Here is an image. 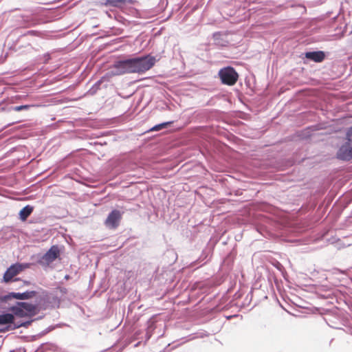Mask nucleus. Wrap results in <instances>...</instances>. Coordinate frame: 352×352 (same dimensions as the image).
Returning <instances> with one entry per match:
<instances>
[{"mask_svg":"<svg viewBox=\"0 0 352 352\" xmlns=\"http://www.w3.org/2000/svg\"><path fill=\"white\" fill-rule=\"evenodd\" d=\"M155 63V58L149 56L120 60L113 65L110 73L113 76L126 73H142L150 69Z\"/></svg>","mask_w":352,"mask_h":352,"instance_id":"obj_1","label":"nucleus"},{"mask_svg":"<svg viewBox=\"0 0 352 352\" xmlns=\"http://www.w3.org/2000/svg\"><path fill=\"white\" fill-rule=\"evenodd\" d=\"M10 310L13 313L14 316L19 318L31 317L37 313V308L35 305L25 302H18L16 305L10 307Z\"/></svg>","mask_w":352,"mask_h":352,"instance_id":"obj_2","label":"nucleus"},{"mask_svg":"<svg viewBox=\"0 0 352 352\" xmlns=\"http://www.w3.org/2000/svg\"><path fill=\"white\" fill-rule=\"evenodd\" d=\"M219 75L222 82L228 85H233L238 79L237 73L233 68L230 67L221 69L219 72Z\"/></svg>","mask_w":352,"mask_h":352,"instance_id":"obj_3","label":"nucleus"},{"mask_svg":"<svg viewBox=\"0 0 352 352\" xmlns=\"http://www.w3.org/2000/svg\"><path fill=\"white\" fill-rule=\"evenodd\" d=\"M29 264L27 263H15L12 265L5 272L3 275V281L8 283L12 278L18 275L21 272L29 267Z\"/></svg>","mask_w":352,"mask_h":352,"instance_id":"obj_4","label":"nucleus"},{"mask_svg":"<svg viewBox=\"0 0 352 352\" xmlns=\"http://www.w3.org/2000/svg\"><path fill=\"white\" fill-rule=\"evenodd\" d=\"M60 255L59 248L53 245L40 259V263L43 265H49Z\"/></svg>","mask_w":352,"mask_h":352,"instance_id":"obj_5","label":"nucleus"},{"mask_svg":"<svg viewBox=\"0 0 352 352\" xmlns=\"http://www.w3.org/2000/svg\"><path fill=\"white\" fill-rule=\"evenodd\" d=\"M337 155L338 158L344 160H348L351 159L352 142L347 140V141L339 148Z\"/></svg>","mask_w":352,"mask_h":352,"instance_id":"obj_6","label":"nucleus"},{"mask_svg":"<svg viewBox=\"0 0 352 352\" xmlns=\"http://www.w3.org/2000/svg\"><path fill=\"white\" fill-rule=\"evenodd\" d=\"M34 292H25L23 293L11 292L2 298V300L6 301L10 298H16L20 300L28 299L34 296Z\"/></svg>","mask_w":352,"mask_h":352,"instance_id":"obj_7","label":"nucleus"},{"mask_svg":"<svg viewBox=\"0 0 352 352\" xmlns=\"http://www.w3.org/2000/svg\"><path fill=\"white\" fill-rule=\"evenodd\" d=\"M121 218V214L118 210L112 211L108 216L105 223L109 228H116Z\"/></svg>","mask_w":352,"mask_h":352,"instance_id":"obj_8","label":"nucleus"},{"mask_svg":"<svg viewBox=\"0 0 352 352\" xmlns=\"http://www.w3.org/2000/svg\"><path fill=\"white\" fill-rule=\"evenodd\" d=\"M306 57L316 62H320L324 59V54L322 52H307Z\"/></svg>","mask_w":352,"mask_h":352,"instance_id":"obj_9","label":"nucleus"},{"mask_svg":"<svg viewBox=\"0 0 352 352\" xmlns=\"http://www.w3.org/2000/svg\"><path fill=\"white\" fill-rule=\"evenodd\" d=\"M14 316L12 314L7 313L0 315V324H11L14 322Z\"/></svg>","mask_w":352,"mask_h":352,"instance_id":"obj_10","label":"nucleus"},{"mask_svg":"<svg viewBox=\"0 0 352 352\" xmlns=\"http://www.w3.org/2000/svg\"><path fill=\"white\" fill-rule=\"evenodd\" d=\"M32 210L33 208L30 206H26L25 207L23 208L19 212L21 219L25 221L32 213Z\"/></svg>","mask_w":352,"mask_h":352,"instance_id":"obj_11","label":"nucleus"},{"mask_svg":"<svg viewBox=\"0 0 352 352\" xmlns=\"http://www.w3.org/2000/svg\"><path fill=\"white\" fill-rule=\"evenodd\" d=\"M126 3V0H107L106 5L122 8Z\"/></svg>","mask_w":352,"mask_h":352,"instance_id":"obj_12","label":"nucleus"},{"mask_svg":"<svg viewBox=\"0 0 352 352\" xmlns=\"http://www.w3.org/2000/svg\"><path fill=\"white\" fill-rule=\"evenodd\" d=\"M31 106L30 105H21V106H16L12 108V109L15 111H20L22 110H26L28 109Z\"/></svg>","mask_w":352,"mask_h":352,"instance_id":"obj_13","label":"nucleus"},{"mask_svg":"<svg viewBox=\"0 0 352 352\" xmlns=\"http://www.w3.org/2000/svg\"><path fill=\"white\" fill-rule=\"evenodd\" d=\"M168 124V122H164V123L155 125V126H153L151 129V131H159V130L164 128Z\"/></svg>","mask_w":352,"mask_h":352,"instance_id":"obj_14","label":"nucleus"},{"mask_svg":"<svg viewBox=\"0 0 352 352\" xmlns=\"http://www.w3.org/2000/svg\"><path fill=\"white\" fill-rule=\"evenodd\" d=\"M346 136H347V140L349 141H351V142H352V127L348 131Z\"/></svg>","mask_w":352,"mask_h":352,"instance_id":"obj_15","label":"nucleus"},{"mask_svg":"<svg viewBox=\"0 0 352 352\" xmlns=\"http://www.w3.org/2000/svg\"><path fill=\"white\" fill-rule=\"evenodd\" d=\"M25 324H26V323H21L20 324H18L16 327H21V326H23V325L25 326Z\"/></svg>","mask_w":352,"mask_h":352,"instance_id":"obj_16","label":"nucleus"}]
</instances>
